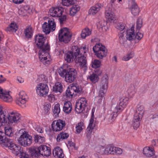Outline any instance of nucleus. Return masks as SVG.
I'll use <instances>...</instances> for the list:
<instances>
[{
    "label": "nucleus",
    "mask_w": 158,
    "mask_h": 158,
    "mask_svg": "<svg viewBox=\"0 0 158 158\" xmlns=\"http://www.w3.org/2000/svg\"><path fill=\"white\" fill-rule=\"evenodd\" d=\"M81 89L77 85H73L71 88H68L66 90L67 96L71 98L73 96H75L77 93L80 94Z\"/></svg>",
    "instance_id": "4468645a"
},
{
    "label": "nucleus",
    "mask_w": 158,
    "mask_h": 158,
    "mask_svg": "<svg viewBox=\"0 0 158 158\" xmlns=\"http://www.w3.org/2000/svg\"><path fill=\"white\" fill-rule=\"evenodd\" d=\"M34 141L36 143H42L45 142V138L44 136H40L38 135H35L34 137Z\"/></svg>",
    "instance_id": "a19ab883"
},
{
    "label": "nucleus",
    "mask_w": 158,
    "mask_h": 158,
    "mask_svg": "<svg viewBox=\"0 0 158 158\" xmlns=\"http://www.w3.org/2000/svg\"><path fill=\"white\" fill-rule=\"evenodd\" d=\"M142 118L134 116L133 120L132 126L133 128L136 130L139 127L140 125V121Z\"/></svg>",
    "instance_id": "f704fd0d"
},
{
    "label": "nucleus",
    "mask_w": 158,
    "mask_h": 158,
    "mask_svg": "<svg viewBox=\"0 0 158 158\" xmlns=\"http://www.w3.org/2000/svg\"><path fill=\"white\" fill-rule=\"evenodd\" d=\"M40 147V148L41 155L47 157L51 154V151L49 147L44 145H41Z\"/></svg>",
    "instance_id": "393cba45"
},
{
    "label": "nucleus",
    "mask_w": 158,
    "mask_h": 158,
    "mask_svg": "<svg viewBox=\"0 0 158 158\" xmlns=\"http://www.w3.org/2000/svg\"><path fill=\"white\" fill-rule=\"evenodd\" d=\"M58 72L61 77H64L66 81L69 83H71L74 81L77 73L75 69L70 68L64 69L61 67L59 69Z\"/></svg>",
    "instance_id": "f03ea898"
},
{
    "label": "nucleus",
    "mask_w": 158,
    "mask_h": 158,
    "mask_svg": "<svg viewBox=\"0 0 158 158\" xmlns=\"http://www.w3.org/2000/svg\"><path fill=\"white\" fill-rule=\"evenodd\" d=\"M79 52V48L76 46H73L71 51L68 52L64 55V59L68 63H70L73 60L74 58L75 60V53Z\"/></svg>",
    "instance_id": "6e6552de"
},
{
    "label": "nucleus",
    "mask_w": 158,
    "mask_h": 158,
    "mask_svg": "<svg viewBox=\"0 0 158 158\" xmlns=\"http://www.w3.org/2000/svg\"><path fill=\"white\" fill-rule=\"evenodd\" d=\"M69 136V134L64 132H62L58 135L56 138L57 141L59 142L61 139H67Z\"/></svg>",
    "instance_id": "79ce46f5"
},
{
    "label": "nucleus",
    "mask_w": 158,
    "mask_h": 158,
    "mask_svg": "<svg viewBox=\"0 0 158 158\" xmlns=\"http://www.w3.org/2000/svg\"><path fill=\"white\" fill-rule=\"evenodd\" d=\"M24 10L27 14H31L34 11V8L28 5H25L23 6Z\"/></svg>",
    "instance_id": "09e8293b"
},
{
    "label": "nucleus",
    "mask_w": 158,
    "mask_h": 158,
    "mask_svg": "<svg viewBox=\"0 0 158 158\" xmlns=\"http://www.w3.org/2000/svg\"><path fill=\"white\" fill-rule=\"evenodd\" d=\"M51 105L48 103H45L44 106V110L46 113H47L51 108Z\"/></svg>",
    "instance_id": "338daca9"
},
{
    "label": "nucleus",
    "mask_w": 158,
    "mask_h": 158,
    "mask_svg": "<svg viewBox=\"0 0 158 158\" xmlns=\"http://www.w3.org/2000/svg\"><path fill=\"white\" fill-rule=\"evenodd\" d=\"M48 99L49 102H52L55 101V98L53 94H50L48 96Z\"/></svg>",
    "instance_id": "774afa93"
},
{
    "label": "nucleus",
    "mask_w": 158,
    "mask_h": 158,
    "mask_svg": "<svg viewBox=\"0 0 158 158\" xmlns=\"http://www.w3.org/2000/svg\"><path fill=\"white\" fill-rule=\"evenodd\" d=\"M105 16L107 21L110 23H113L116 20L114 13L110 9L106 10H105Z\"/></svg>",
    "instance_id": "412c9836"
},
{
    "label": "nucleus",
    "mask_w": 158,
    "mask_h": 158,
    "mask_svg": "<svg viewBox=\"0 0 158 158\" xmlns=\"http://www.w3.org/2000/svg\"><path fill=\"white\" fill-rule=\"evenodd\" d=\"M34 31L32 27L29 26L27 27L25 29L24 34L27 38L30 39L33 35Z\"/></svg>",
    "instance_id": "7c9ffc66"
},
{
    "label": "nucleus",
    "mask_w": 158,
    "mask_h": 158,
    "mask_svg": "<svg viewBox=\"0 0 158 158\" xmlns=\"http://www.w3.org/2000/svg\"><path fill=\"white\" fill-rule=\"evenodd\" d=\"M143 20L141 18H139L136 22V29L139 30L143 27Z\"/></svg>",
    "instance_id": "de8ad7c7"
},
{
    "label": "nucleus",
    "mask_w": 158,
    "mask_h": 158,
    "mask_svg": "<svg viewBox=\"0 0 158 158\" xmlns=\"http://www.w3.org/2000/svg\"><path fill=\"white\" fill-rule=\"evenodd\" d=\"M18 29V26L16 23L14 22H13L7 27L6 31H7L15 32Z\"/></svg>",
    "instance_id": "e433bc0d"
},
{
    "label": "nucleus",
    "mask_w": 158,
    "mask_h": 158,
    "mask_svg": "<svg viewBox=\"0 0 158 158\" xmlns=\"http://www.w3.org/2000/svg\"><path fill=\"white\" fill-rule=\"evenodd\" d=\"M20 117V114L15 111H12L9 114L8 117L6 116L7 121L8 119L11 123H17L19 122Z\"/></svg>",
    "instance_id": "6ab92c4d"
},
{
    "label": "nucleus",
    "mask_w": 158,
    "mask_h": 158,
    "mask_svg": "<svg viewBox=\"0 0 158 158\" xmlns=\"http://www.w3.org/2000/svg\"><path fill=\"white\" fill-rule=\"evenodd\" d=\"M113 148L114 147H112L110 146H108L105 148V154H114Z\"/></svg>",
    "instance_id": "864d4df0"
},
{
    "label": "nucleus",
    "mask_w": 158,
    "mask_h": 158,
    "mask_svg": "<svg viewBox=\"0 0 158 158\" xmlns=\"http://www.w3.org/2000/svg\"><path fill=\"white\" fill-rule=\"evenodd\" d=\"M120 112L115 107V105L111 106V110L108 112V113L106 116L109 121L110 123H112L116 117L117 116V112Z\"/></svg>",
    "instance_id": "a211bd4d"
},
{
    "label": "nucleus",
    "mask_w": 158,
    "mask_h": 158,
    "mask_svg": "<svg viewBox=\"0 0 158 158\" xmlns=\"http://www.w3.org/2000/svg\"><path fill=\"white\" fill-rule=\"evenodd\" d=\"M46 51L39 53V58L43 63L46 66L48 65L51 62V59L49 55V52Z\"/></svg>",
    "instance_id": "dca6fc26"
},
{
    "label": "nucleus",
    "mask_w": 158,
    "mask_h": 158,
    "mask_svg": "<svg viewBox=\"0 0 158 158\" xmlns=\"http://www.w3.org/2000/svg\"><path fill=\"white\" fill-rule=\"evenodd\" d=\"M87 50L88 49L85 46H84L79 48V52H77L75 54V62L84 72H85L88 68L87 60L84 55Z\"/></svg>",
    "instance_id": "f257e3e1"
},
{
    "label": "nucleus",
    "mask_w": 158,
    "mask_h": 158,
    "mask_svg": "<svg viewBox=\"0 0 158 158\" xmlns=\"http://www.w3.org/2000/svg\"><path fill=\"white\" fill-rule=\"evenodd\" d=\"M84 123L82 122H80L77 125L76 129V131L77 133H80L81 132L83 129V127H84Z\"/></svg>",
    "instance_id": "603ef678"
},
{
    "label": "nucleus",
    "mask_w": 158,
    "mask_h": 158,
    "mask_svg": "<svg viewBox=\"0 0 158 158\" xmlns=\"http://www.w3.org/2000/svg\"><path fill=\"white\" fill-rule=\"evenodd\" d=\"M66 125L65 121L58 119L53 122L51 125L52 130L54 131H59L62 130Z\"/></svg>",
    "instance_id": "ddd939ff"
},
{
    "label": "nucleus",
    "mask_w": 158,
    "mask_h": 158,
    "mask_svg": "<svg viewBox=\"0 0 158 158\" xmlns=\"http://www.w3.org/2000/svg\"><path fill=\"white\" fill-rule=\"evenodd\" d=\"M80 6L77 5L73 6L69 10V14L71 16H74L80 10Z\"/></svg>",
    "instance_id": "2f4dec72"
},
{
    "label": "nucleus",
    "mask_w": 158,
    "mask_h": 158,
    "mask_svg": "<svg viewBox=\"0 0 158 158\" xmlns=\"http://www.w3.org/2000/svg\"><path fill=\"white\" fill-rule=\"evenodd\" d=\"M36 88L37 94L41 97L46 96L49 91L48 86L47 84L44 83H39L37 85Z\"/></svg>",
    "instance_id": "9b49d317"
},
{
    "label": "nucleus",
    "mask_w": 158,
    "mask_h": 158,
    "mask_svg": "<svg viewBox=\"0 0 158 158\" xmlns=\"http://www.w3.org/2000/svg\"><path fill=\"white\" fill-rule=\"evenodd\" d=\"M128 99L127 97L120 99L119 104L116 106H115V107L119 111H122L127 105Z\"/></svg>",
    "instance_id": "5701e85b"
},
{
    "label": "nucleus",
    "mask_w": 158,
    "mask_h": 158,
    "mask_svg": "<svg viewBox=\"0 0 158 158\" xmlns=\"http://www.w3.org/2000/svg\"><path fill=\"white\" fill-rule=\"evenodd\" d=\"M19 132L21 135L17 140L18 143L24 147L31 145L32 141V137L23 129L20 130Z\"/></svg>",
    "instance_id": "7ed1b4c3"
},
{
    "label": "nucleus",
    "mask_w": 158,
    "mask_h": 158,
    "mask_svg": "<svg viewBox=\"0 0 158 158\" xmlns=\"http://www.w3.org/2000/svg\"><path fill=\"white\" fill-rule=\"evenodd\" d=\"M60 104L57 103L55 105L53 110V113L55 115H57L60 112Z\"/></svg>",
    "instance_id": "4d7b16f0"
},
{
    "label": "nucleus",
    "mask_w": 158,
    "mask_h": 158,
    "mask_svg": "<svg viewBox=\"0 0 158 158\" xmlns=\"http://www.w3.org/2000/svg\"><path fill=\"white\" fill-rule=\"evenodd\" d=\"M52 154L55 157L59 158H63L64 156L62 149L59 147L55 148L53 150Z\"/></svg>",
    "instance_id": "a878e982"
},
{
    "label": "nucleus",
    "mask_w": 158,
    "mask_h": 158,
    "mask_svg": "<svg viewBox=\"0 0 158 158\" xmlns=\"http://www.w3.org/2000/svg\"><path fill=\"white\" fill-rule=\"evenodd\" d=\"M101 6L100 5L97 4L92 6L89 10V14L92 15H94L100 10Z\"/></svg>",
    "instance_id": "cd10ccee"
},
{
    "label": "nucleus",
    "mask_w": 158,
    "mask_h": 158,
    "mask_svg": "<svg viewBox=\"0 0 158 158\" xmlns=\"http://www.w3.org/2000/svg\"><path fill=\"white\" fill-rule=\"evenodd\" d=\"M19 98L16 100L17 104L23 108L26 106L25 103L27 101V96L24 91H20L19 94Z\"/></svg>",
    "instance_id": "f3484780"
},
{
    "label": "nucleus",
    "mask_w": 158,
    "mask_h": 158,
    "mask_svg": "<svg viewBox=\"0 0 158 158\" xmlns=\"http://www.w3.org/2000/svg\"><path fill=\"white\" fill-rule=\"evenodd\" d=\"M9 138H6L4 135V133L0 131V144L3 147L5 146L6 143V140H8Z\"/></svg>",
    "instance_id": "ea45409f"
},
{
    "label": "nucleus",
    "mask_w": 158,
    "mask_h": 158,
    "mask_svg": "<svg viewBox=\"0 0 158 158\" xmlns=\"http://www.w3.org/2000/svg\"><path fill=\"white\" fill-rule=\"evenodd\" d=\"M143 107V106H138L137 108L135 113L134 116L142 118L144 113Z\"/></svg>",
    "instance_id": "4c0bfd02"
},
{
    "label": "nucleus",
    "mask_w": 158,
    "mask_h": 158,
    "mask_svg": "<svg viewBox=\"0 0 158 158\" xmlns=\"http://www.w3.org/2000/svg\"><path fill=\"white\" fill-rule=\"evenodd\" d=\"M35 43L37 47L40 49L39 53L50 50V46L48 42H46V40H35Z\"/></svg>",
    "instance_id": "9d476101"
},
{
    "label": "nucleus",
    "mask_w": 158,
    "mask_h": 158,
    "mask_svg": "<svg viewBox=\"0 0 158 158\" xmlns=\"http://www.w3.org/2000/svg\"><path fill=\"white\" fill-rule=\"evenodd\" d=\"M87 102L86 98H81L76 103L75 110L78 113H80L84 111L87 105Z\"/></svg>",
    "instance_id": "1a4fd4ad"
},
{
    "label": "nucleus",
    "mask_w": 158,
    "mask_h": 158,
    "mask_svg": "<svg viewBox=\"0 0 158 158\" xmlns=\"http://www.w3.org/2000/svg\"><path fill=\"white\" fill-rule=\"evenodd\" d=\"M30 151L31 156L33 157L37 158L41 155L40 148V147L31 148Z\"/></svg>",
    "instance_id": "c756f323"
},
{
    "label": "nucleus",
    "mask_w": 158,
    "mask_h": 158,
    "mask_svg": "<svg viewBox=\"0 0 158 158\" xmlns=\"http://www.w3.org/2000/svg\"><path fill=\"white\" fill-rule=\"evenodd\" d=\"M72 36V33L67 27L62 28L59 31V40H69L71 38Z\"/></svg>",
    "instance_id": "f8f14e48"
},
{
    "label": "nucleus",
    "mask_w": 158,
    "mask_h": 158,
    "mask_svg": "<svg viewBox=\"0 0 158 158\" xmlns=\"http://www.w3.org/2000/svg\"><path fill=\"white\" fill-rule=\"evenodd\" d=\"M131 14L134 16L138 15L140 12V10L137 5L134 3L131 8Z\"/></svg>",
    "instance_id": "c9c22d12"
},
{
    "label": "nucleus",
    "mask_w": 158,
    "mask_h": 158,
    "mask_svg": "<svg viewBox=\"0 0 158 158\" xmlns=\"http://www.w3.org/2000/svg\"><path fill=\"white\" fill-rule=\"evenodd\" d=\"M101 62L98 60H95L92 62V66L94 68H97L100 67Z\"/></svg>",
    "instance_id": "13d9d810"
},
{
    "label": "nucleus",
    "mask_w": 158,
    "mask_h": 158,
    "mask_svg": "<svg viewBox=\"0 0 158 158\" xmlns=\"http://www.w3.org/2000/svg\"><path fill=\"white\" fill-rule=\"evenodd\" d=\"M93 50L98 58L102 59L107 55V50L104 46L100 44L96 45L93 47Z\"/></svg>",
    "instance_id": "423d86ee"
},
{
    "label": "nucleus",
    "mask_w": 158,
    "mask_h": 158,
    "mask_svg": "<svg viewBox=\"0 0 158 158\" xmlns=\"http://www.w3.org/2000/svg\"><path fill=\"white\" fill-rule=\"evenodd\" d=\"M91 33V31L88 28H85L83 29L81 34V38L83 39L90 35Z\"/></svg>",
    "instance_id": "58836bf2"
},
{
    "label": "nucleus",
    "mask_w": 158,
    "mask_h": 158,
    "mask_svg": "<svg viewBox=\"0 0 158 158\" xmlns=\"http://www.w3.org/2000/svg\"><path fill=\"white\" fill-rule=\"evenodd\" d=\"M89 79L92 83H95L98 81L99 78L97 74L93 73L90 75L89 77Z\"/></svg>",
    "instance_id": "49530a36"
},
{
    "label": "nucleus",
    "mask_w": 158,
    "mask_h": 158,
    "mask_svg": "<svg viewBox=\"0 0 158 158\" xmlns=\"http://www.w3.org/2000/svg\"><path fill=\"white\" fill-rule=\"evenodd\" d=\"M63 12V9L61 7H54L50 8L48 11V14L54 17H61Z\"/></svg>",
    "instance_id": "2eb2a0df"
},
{
    "label": "nucleus",
    "mask_w": 158,
    "mask_h": 158,
    "mask_svg": "<svg viewBox=\"0 0 158 158\" xmlns=\"http://www.w3.org/2000/svg\"><path fill=\"white\" fill-rule=\"evenodd\" d=\"M137 42H135V40H123V44L125 47H127L129 46L131 43L135 44L136 42H138V40H136Z\"/></svg>",
    "instance_id": "5fc2aeb1"
},
{
    "label": "nucleus",
    "mask_w": 158,
    "mask_h": 158,
    "mask_svg": "<svg viewBox=\"0 0 158 158\" xmlns=\"http://www.w3.org/2000/svg\"><path fill=\"white\" fill-rule=\"evenodd\" d=\"M19 154H21V158H28L29 157V156L28 154L23 152V148H22V152H19Z\"/></svg>",
    "instance_id": "69168bd1"
},
{
    "label": "nucleus",
    "mask_w": 158,
    "mask_h": 158,
    "mask_svg": "<svg viewBox=\"0 0 158 158\" xmlns=\"http://www.w3.org/2000/svg\"><path fill=\"white\" fill-rule=\"evenodd\" d=\"M143 37V34L140 32H137L135 35V34L134 39L141 40Z\"/></svg>",
    "instance_id": "052dcab7"
},
{
    "label": "nucleus",
    "mask_w": 158,
    "mask_h": 158,
    "mask_svg": "<svg viewBox=\"0 0 158 158\" xmlns=\"http://www.w3.org/2000/svg\"><path fill=\"white\" fill-rule=\"evenodd\" d=\"M0 98L5 102H11L12 101V98L9 94V92L3 90L0 87Z\"/></svg>",
    "instance_id": "aec40b11"
},
{
    "label": "nucleus",
    "mask_w": 158,
    "mask_h": 158,
    "mask_svg": "<svg viewBox=\"0 0 158 158\" xmlns=\"http://www.w3.org/2000/svg\"><path fill=\"white\" fill-rule=\"evenodd\" d=\"M143 154L148 157H151L154 154L153 149L148 147H145L143 148Z\"/></svg>",
    "instance_id": "c85d7f7f"
},
{
    "label": "nucleus",
    "mask_w": 158,
    "mask_h": 158,
    "mask_svg": "<svg viewBox=\"0 0 158 158\" xmlns=\"http://www.w3.org/2000/svg\"><path fill=\"white\" fill-rule=\"evenodd\" d=\"M7 123V118L6 112L3 111L2 107L0 105V126Z\"/></svg>",
    "instance_id": "bb28decb"
},
{
    "label": "nucleus",
    "mask_w": 158,
    "mask_h": 158,
    "mask_svg": "<svg viewBox=\"0 0 158 158\" xmlns=\"http://www.w3.org/2000/svg\"><path fill=\"white\" fill-rule=\"evenodd\" d=\"M127 40H134L135 37V26L133 25L131 28L127 30L125 36Z\"/></svg>",
    "instance_id": "b1692460"
},
{
    "label": "nucleus",
    "mask_w": 158,
    "mask_h": 158,
    "mask_svg": "<svg viewBox=\"0 0 158 158\" xmlns=\"http://www.w3.org/2000/svg\"><path fill=\"white\" fill-rule=\"evenodd\" d=\"M108 77L107 74H105L101 79V81L98 90V102H100L106 93L108 88Z\"/></svg>",
    "instance_id": "20e7f679"
},
{
    "label": "nucleus",
    "mask_w": 158,
    "mask_h": 158,
    "mask_svg": "<svg viewBox=\"0 0 158 158\" xmlns=\"http://www.w3.org/2000/svg\"><path fill=\"white\" fill-rule=\"evenodd\" d=\"M134 53L133 52H131L128 53L126 55L124 56L122 58L123 60L127 61L132 58L134 56Z\"/></svg>",
    "instance_id": "c03bdc74"
},
{
    "label": "nucleus",
    "mask_w": 158,
    "mask_h": 158,
    "mask_svg": "<svg viewBox=\"0 0 158 158\" xmlns=\"http://www.w3.org/2000/svg\"><path fill=\"white\" fill-rule=\"evenodd\" d=\"M120 31H125L127 30V27L126 24L124 23H119L116 27Z\"/></svg>",
    "instance_id": "8fccbe9b"
},
{
    "label": "nucleus",
    "mask_w": 158,
    "mask_h": 158,
    "mask_svg": "<svg viewBox=\"0 0 158 158\" xmlns=\"http://www.w3.org/2000/svg\"><path fill=\"white\" fill-rule=\"evenodd\" d=\"M128 93L130 94H134L135 93V87L133 85L130 86L127 90Z\"/></svg>",
    "instance_id": "0e129e2a"
},
{
    "label": "nucleus",
    "mask_w": 158,
    "mask_h": 158,
    "mask_svg": "<svg viewBox=\"0 0 158 158\" xmlns=\"http://www.w3.org/2000/svg\"><path fill=\"white\" fill-rule=\"evenodd\" d=\"M97 27L101 32H104L107 31L109 29L106 21L102 20L98 22L96 24Z\"/></svg>",
    "instance_id": "4be33fe9"
},
{
    "label": "nucleus",
    "mask_w": 158,
    "mask_h": 158,
    "mask_svg": "<svg viewBox=\"0 0 158 158\" xmlns=\"http://www.w3.org/2000/svg\"><path fill=\"white\" fill-rule=\"evenodd\" d=\"M113 150L114 154L120 155L122 153V150L119 148L114 147Z\"/></svg>",
    "instance_id": "bf43d9fd"
},
{
    "label": "nucleus",
    "mask_w": 158,
    "mask_h": 158,
    "mask_svg": "<svg viewBox=\"0 0 158 158\" xmlns=\"http://www.w3.org/2000/svg\"><path fill=\"white\" fill-rule=\"evenodd\" d=\"M18 13L20 15L23 17L26 16L27 15V13L24 10L23 7H22L19 10Z\"/></svg>",
    "instance_id": "680f3d73"
},
{
    "label": "nucleus",
    "mask_w": 158,
    "mask_h": 158,
    "mask_svg": "<svg viewBox=\"0 0 158 158\" xmlns=\"http://www.w3.org/2000/svg\"><path fill=\"white\" fill-rule=\"evenodd\" d=\"M14 130L11 127H5V133L7 136H12L14 134Z\"/></svg>",
    "instance_id": "a18cd8bd"
},
{
    "label": "nucleus",
    "mask_w": 158,
    "mask_h": 158,
    "mask_svg": "<svg viewBox=\"0 0 158 158\" xmlns=\"http://www.w3.org/2000/svg\"><path fill=\"white\" fill-rule=\"evenodd\" d=\"M56 27V23L53 18L49 19L48 21V23L46 22L44 23L42 26L43 31L46 34H49L51 31H54Z\"/></svg>",
    "instance_id": "39448f33"
},
{
    "label": "nucleus",
    "mask_w": 158,
    "mask_h": 158,
    "mask_svg": "<svg viewBox=\"0 0 158 158\" xmlns=\"http://www.w3.org/2000/svg\"><path fill=\"white\" fill-rule=\"evenodd\" d=\"M72 109V105L70 102L68 101L64 103L63 110L65 113L69 114L70 113Z\"/></svg>",
    "instance_id": "473e14b6"
},
{
    "label": "nucleus",
    "mask_w": 158,
    "mask_h": 158,
    "mask_svg": "<svg viewBox=\"0 0 158 158\" xmlns=\"http://www.w3.org/2000/svg\"><path fill=\"white\" fill-rule=\"evenodd\" d=\"M94 117L92 114V116L89 120V123L88 126V127L86 131H90V130H93L95 126V124L94 123Z\"/></svg>",
    "instance_id": "37998d69"
},
{
    "label": "nucleus",
    "mask_w": 158,
    "mask_h": 158,
    "mask_svg": "<svg viewBox=\"0 0 158 158\" xmlns=\"http://www.w3.org/2000/svg\"><path fill=\"white\" fill-rule=\"evenodd\" d=\"M6 141L5 146H3V147L8 148L12 150L14 154L17 155L19 154V152H22V148L19 146L17 145L12 141L11 139L9 138L8 140Z\"/></svg>",
    "instance_id": "0eeeda50"
},
{
    "label": "nucleus",
    "mask_w": 158,
    "mask_h": 158,
    "mask_svg": "<svg viewBox=\"0 0 158 158\" xmlns=\"http://www.w3.org/2000/svg\"><path fill=\"white\" fill-rule=\"evenodd\" d=\"M53 91L56 93L62 92L63 91V85L61 83L57 82L55 83L53 87Z\"/></svg>",
    "instance_id": "72a5a7b5"
},
{
    "label": "nucleus",
    "mask_w": 158,
    "mask_h": 158,
    "mask_svg": "<svg viewBox=\"0 0 158 158\" xmlns=\"http://www.w3.org/2000/svg\"><path fill=\"white\" fill-rule=\"evenodd\" d=\"M56 43L60 46H62L64 45V44H66L68 43L70 40H57Z\"/></svg>",
    "instance_id": "e2e57ef3"
},
{
    "label": "nucleus",
    "mask_w": 158,
    "mask_h": 158,
    "mask_svg": "<svg viewBox=\"0 0 158 158\" xmlns=\"http://www.w3.org/2000/svg\"><path fill=\"white\" fill-rule=\"evenodd\" d=\"M95 150L97 152L101 154H105V148L103 146L96 147L95 148Z\"/></svg>",
    "instance_id": "6e6d98bb"
},
{
    "label": "nucleus",
    "mask_w": 158,
    "mask_h": 158,
    "mask_svg": "<svg viewBox=\"0 0 158 158\" xmlns=\"http://www.w3.org/2000/svg\"><path fill=\"white\" fill-rule=\"evenodd\" d=\"M62 4L63 6L69 7L73 5L74 0H62Z\"/></svg>",
    "instance_id": "3c124183"
}]
</instances>
